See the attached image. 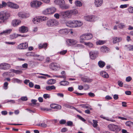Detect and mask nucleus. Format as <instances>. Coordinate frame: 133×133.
<instances>
[{"label":"nucleus","instance_id":"5701e85b","mask_svg":"<svg viewBox=\"0 0 133 133\" xmlns=\"http://www.w3.org/2000/svg\"><path fill=\"white\" fill-rule=\"evenodd\" d=\"M47 45L48 44L46 43L43 44L40 43L38 45V48L40 49L42 48H45L47 47Z\"/></svg>","mask_w":133,"mask_h":133},{"label":"nucleus","instance_id":"393cba45","mask_svg":"<svg viewBox=\"0 0 133 133\" xmlns=\"http://www.w3.org/2000/svg\"><path fill=\"white\" fill-rule=\"evenodd\" d=\"M61 8L63 9H68L70 8V6L68 4H66L65 2V3L63 4Z\"/></svg>","mask_w":133,"mask_h":133},{"label":"nucleus","instance_id":"0e129e2a","mask_svg":"<svg viewBox=\"0 0 133 133\" xmlns=\"http://www.w3.org/2000/svg\"><path fill=\"white\" fill-rule=\"evenodd\" d=\"M118 84L119 86L120 87H122L123 85V83L122 81H118Z\"/></svg>","mask_w":133,"mask_h":133},{"label":"nucleus","instance_id":"8fccbe9b","mask_svg":"<svg viewBox=\"0 0 133 133\" xmlns=\"http://www.w3.org/2000/svg\"><path fill=\"white\" fill-rule=\"evenodd\" d=\"M77 116L78 117V118L79 119H80L81 120H82L84 122L86 121L85 120L84 118H83L82 117H81L80 116L78 115H77Z\"/></svg>","mask_w":133,"mask_h":133},{"label":"nucleus","instance_id":"0eeeda50","mask_svg":"<svg viewBox=\"0 0 133 133\" xmlns=\"http://www.w3.org/2000/svg\"><path fill=\"white\" fill-rule=\"evenodd\" d=\"M42 4V3L39 1H34L30 3V5L32 8H37L39 7Z\"/></svg>","mask_w":133,"mask_h":133},{"label":"nucleus","instance_id":"a211bd4d","mask_svg":"<svg viewBox=\"0 0 133 133\" xmlns=\"http://www.w3.org/2000/svg\"><path fill=\"white\" fill-rule=\"evenodd\" d=\"M21 23V21L20 20L15 19L12 21V24L13 26H15L18 25Z\"/></svg>","mask_w":133,"mask_h":133},{"label":"nucleus","instance_id":"423d86ee","mask_svg":"<svg viewBox=\"0 0 133 133\" xmlns=\"http://www.w3.org/2000/svg\"><path fill=\"white\" fill-rule=\"evenodd\" d=\"M50 68L53 70H57L60 68V65L56 63H51L49 66Z\"/></svg>","mask_w":133,"mask_h":133},{"label":"nucleus","instance_id":"473e14b6","mask_svg":"<svg viewBox=\"0 0 133 133\" xmlns=\"http://www.w3.org/2000/svg\"><path fill=\"white\" fill-rule=\"evenodd\" d=\"M55 88L56 87L54 85L46 86V90H54Z\"/></svg>","mask_w":133,"mask_h":133},{"label":"nucleus","instance_id":"9b49d317","mask_svg":"<svg viewBox=\"0 0 133 133\" xmlns=\"http://www.w3.org/2000/svg\"><path fill=\"white\" fill-rule=\"evenodd\" d=\"M85 20L90 22H93L95 20V16L93 15H89L85 16L84 17Z\"/></svg>","mask_w":133,"mask_h":133},{"label":"nucleus","instance_id":"58836bf2","mask_svg":"<svg viewBox=\"0 0 133 133\" xmlns=\"http://www.w3.org/2000/svg\"><path fill=\"white\" fill-rule=\"evenodd\" d=\"M18 36H20L21 35H18L15 34H14L10 35V37L12 39H13L17 37Z\"/></svg>","mask_w":133,"mask_h":133},{"label":"nucleus","instance_id":"e433bc0d","mask_svg":"<svg viewBox=\"0 0 133 133\" xmlns=\"http://www.w3.org/2000/svg\"><path fill=\"white\" fill-rule=\"evenodd\" d=\"M69 83V82L65 81H62L60 82V84L63 85H68Z\"/></svg>","mask_w":133,"mask_h":133},{"label":"nucleus","instance_id":"39448f33","mask_svg":"<svg viewBox=\"0 0 133 133\" xmlns=\"http://www.w3.org/2000/svg\"><path fill=\"white\" fill-rule=\"evenodd\" d=\"M61 16L64 18L67 17L69 18L71 16L70 10H68L65 11H62L61 12Z\"/></svg>","mask_w":133,"mask_h":133},{"label":"nucleus","instance_id":"9d476101","mask_svg":"<svg viewBox=\"0 0 133 133\" xmlns=\"http://www.w3.org/2000/svg\"><path fill=\"white\" fill-rule=\"evenodd\" d=\"M89 54L91 58L92 59H95L97 56L98 54L97 52L94 51L90 52Z\"/></svg>","mask_w":133,"mask_h":133},{"label":"nucleus","instance_id":"680f3d73","mask_svg":"<svg viewBox=\"0 0 133 133\" xmlns=\"http://www.w3.org/2000/svg\"><path fill=\"white\" fill-rule=\"evenodd\" d=\"M117 37H115L113 38V43H116L118 42L117 41Z\"/></svg>","mask_w":133,"mask_h":133},{"label":"nucleus","instance_id":"774afa93","mask_svg":"<svg viewBox=\"0 0 133 133\" xmlns=\"http://www.w3.org/2000/svg\"><path fill=\"white\" fill-rule=\"evenodd\" d=\"M66 50H64L60 52L59 53L61 55H64L66 54Z\"/></svg>","mask_w":133,"mask_h":133},{"label":"nucleus","instance_id":"f257e3e1","mask_svg":"<svg viewBox=\"0 0 133 133\" xmlns=\"http://www.w3.org/2000/svg\"><path fill=\"white\" fill-rule=\"evenodd\" d=\"M10 16L9 14L6 11H2L0 12V19L4 22L8 19Z\"/></svg>","mask_w":133,"mask_h":133},{"label":"nucleus","instance_id":"f8f14e48","mask_svg":"<svg viewBox=\"0 0 133 133\" xmlns=\"http://www.w3.org/2000/svg\"><path fill=\"white\" fill-rule=\"evenodd\" d=\"M76 20L73 21H69L67 22L66 24V25L70 27H76Z\"/></svg>","mask_w":133,"mask_h":133},{"label":"nucleus","instance_id":"c756f323","mask_svg":"<svg viewBox=\"0 0 133 133\" xmlns=\"http://www.w3.org/2000/svg\"><path fill=\"white\" fill-rule=\"evenodd\" d=\"M35 57H36V59L40 61H42L44 59V58L43 56L37 55V54L36 56H35Z\"/></svg>","mask_w":133,"mask_h":133},{"label":"nucleus","instance_id":"a19ab883","mask_svg":"<svg viewBox=\"0 0 133 133\" xmlns=\"http://www.w3.org/2000/svg\"><path fill=\"white\" fill-rule=\"evenodd\" d=\"M75 4L76 5L78 6H81L82 4L81 2L78 1H76L75 2Z\"/></svg>","mask_w":133,"mask_h":133},{"label":"nucleus","instance_id":"ea45409f","mask_svg":"<svg viewBox=\"0 0 133 133\" xmlns=\"http://www.w3.org/2000/svg\"><path fill=\"white\" fill-rule=\"evenodd\" d=\"M70 12L71 15H75L78 13V11L76 10H70Z\"/></svg>","mask_w":133,"mask_h":133},{"label":"nucleus","instance_id":"603ef678","mask_svg":"<svg viewBox=\"0 0 133 133\" xmlns=\"http://www.w3.org/2000/svg\"><path fill=\"white\" fill-rule=\"evenodd\" d=\"M132 122L130 121L127 122L125 123V124L127 126L129 127L132 124Z\"/></svg>","mask_w":133,"mask_h":133},{"label":"nucleus","instance_id":"cd10ccee","mask_svg":"<svg viewBox=\"0 0 133 133\" xmlns=\"http://www.w3.org/2000/svg\"><path fill=\"white\" fill-rule=\"evenodd\" d=\"M76 27L81 26L83 24L82 22L80 21L76 20Z\"/></svg>","mask_w":133,"mask_h":133},{"label":"nucleus","instance_id":"a878e982","mask_svg":"<svg viewBox=\"0 0 133 133\" xmlns=\"http://www.w3.org/2000/svg\"><path fill=\"white\" fill-rule=\"evenodd\" d=\"M86 40H88L92 38L93 36L92 34L90 33H88L85 34Z\"/></svg>","mask_w":133,"mask_h":133},{"label":"nucleus","instance_id":"49530a36","mask_svg":"<svg viewBox=\"0 0 133 133\" xmlns=\"http://www.w3.org/2000/svg\"><path fill=\"white\" fill-rule=\"evenodd\" d=\"M127 10L130 13H133V7L131 6H130L129 8Z\"/></svg>","mask_w":133,"mask_h":133},{"label":"nucleus","instance_id":"c03bdc74","mask_svg":"<svg viewBox=\"0 0 133 133\" xmlns=\"http://www.w3.org/2000/svg\"><path fill=\"white\" fill-rule=\"evenodd\" d=\"M39 126L45 128L47 127V124L45 123H41L37 125Z\"/></svg>","mask_w":133,"mask_h":133},{"label":"nucleus","instance_id":"3c124183","mask_svg":"<svg viewBox=\"0 0 133 133\" xmlns=\"http://www.w3.org/2000/svg\"><path fill=\"white\" fill-rule=\"evenodd\" d=\"M67 125L68 126H72L73 125V123L71 121H68L66 123Z\"/></svg>","mask_w":133,"mask_h":133},{"label":"nucleus","instance_id":"e2e57ef3","mask_svg":"<svg viewBox=\"0 0 133 133\" xmlns=\"http://www.w3.org/2000/svg\"><path fill=\"white\" fill-rule=\"evenodd\" d=\"M132 79L131 78L130 76H129L126 78V81L127 82H130Z\"/></svg>","mask_w":133,"mask_h":133},{"label":"nucleus","instance_id":"de8ad7c7","mask_svg":"<svg viewBox=\"0 0 133 133\" xmlns=\"http://www.w3.org/2000/svg\"><path fill=\"white\" fill-rule=\"evenodd\" d=\"M128 46V49H129V51H133V45L129 44Z\"/></svg>","mask_w":133,"mask_h":133},{"label":"nucleus","instance_id":"f704fd0d","mask_svg":"<svg viewBox=\"0 0 133 133\" xmlns=\"http://www.w3.org/2000/svg\"><path fill=\"white\" fill-rule=\"evenodd\" d=\"M11 72L15 73L17 74H19L22 73V72L21 70H15L14 69L11 70Z\"/></svg>","mask_w":133,"mask_h":133},{"label":"nucleus","instance_id":"37998d69","mask_svg":"<svg viewBox=\"0 0 133 133\" xmlns=\"http://www.w3.org/2000/svg\"><path fill=\"white\" fill-rule=\"evenodd\" d=\"M105 41L99 40L97 41L96 42V43L97 45H101L105 43Z\"/></svg>","mask_w":133,"mask_h":133},{"label":"nucleus","instance_id":"bf43d9fd","mask_svg":"<svg viewBox=\"0 0 133 133\" xmlns=\"http://www.w3.org/2000/svg\"><path fill=\"white\" fill-rule=\"evenodd\" d=\"M128 6V5L126 4L121 5L120 6V8H126Z\"/></svg>","mask_w":133,"mask_h":133},{"label":"nucleus","instance_id":"bb28decb","mask_svg":"<svg viewBox=\"0 0 133 133\" xmlns=\"http://www.w3.org/2000/svg\"><path fill=\"white\" fill-rule=\"evenodd\" d=\"M98 64L100 68H102L105 66V63L104 62L102 61H100L98 62Z\"/></svg>","mask_w":133,"mask_h":133},{"label":"nucleus","instance_id":"2eb2a0df","mask_svg":"<svg viewBox=\"0 0 133 133\" xmlns=\"http://www.w3.org/2000/svg\"><path fill=\"white\" fill-rule=\"evenodd\" d=\"M7 5L9 7L12 8L17 9L19 8V6L18 5L12 3H8L7 4Z\"/></svg>","mask_w":133,"mask_h":133},{"label":"nucleus","instance_id":"09e8293b","mask_svg":"<svg viewBox=\"0 0 133 133\" xmlns=\"http://www.w3.org/2000/svg\"><path fill=\"white\" fill-rule=\"evenodd\" d=\"M40 19L41 20V22L43 21H44L47 20L48 19L47 17L45 16L41 17Z\"/></svg>","mask_w":133,"mask_h":133},{"label":"nucleus","instance_id":"7ed1b4c3","mask_svg":"<svg viewBox=\"0 0 133 133\" xmlns=\"http://www.w3.org/2000/svg\"><path fill=\"white\" fill-rule=\"evenodd\" d=\"M56 9L54 7L47 8L43 11V13L46 15L52 14L56 11Z\"/></svg>","mask_w":133,"mask_h":133},{"label":"nucleus","instance_id":"2f4dec72","mask_svg":"<svg viewBox=\"0 0 133 133\" xmlns=\"http://www.w3.org/2000/svg\"><path fill=\"white\" fill-rule=\"evenodd\" d=\"M26 55L27 56L35 57V56H36V54H35V53L31 52H28L26 53Z\"/></svg>","mask_w":133,"mask_h":133},{"label":"nucleus","instance_id":"dca6fc26","mask_svg":"<svg viewBox=\"0 0 133 133\" xmlns=\"http://www.w3.org/2000/svg\"><path fill=\"white\" fill-rule=\"evenodd\" d=\"M54 2L55 4L59 5L60 8L63 4L65 3V1L64 0H56Z\"/></svg>","mask_w":133,"mask_h":133},{"label":"nucleus","instance_id":"aec40b11","mask_svg":"<svg viewBox=\"0 0 133 133\" xmlns=\"http://www.w3.org/2000/svg\"><path fill=\"white\" fill-rule=\"evenodd\" d=\"M80 43H84V41L86 40V35L84 34L81 36L80 37Z\"/></svg>","mask_w":133,"mask_h":133},{"label":"nucleus","instance_id":"c9c22d12","mask_svg":"<svg viewBox=\"0 0 133 133\" xmlns=\"http://www.w3.org/2000/svg\"><path fill=\"white\" fill-rule=\"evenodd\" d=\"M56 82V80L53 79H50L47 82L48 84H54Z\"/></svg>","mask_w":133,"mask_h":133},{"label":"nucleus","instance_id":"052dcab7","mask_svg":"<svg viewBox=\"0 0 133 133\" xmlns=\"http://www.w3.org/2000/svg\"><path fill=\"white\" fill-rule=\"evenodd\" d=\"M66 122L65 120L64 119H62L59 121V123L61 124H64Z\"/></svg>","mask_w":133,"mask_h":133},{"label":"nucleus","instance_id":"1a4fd4ad","mask_svg":"<svg viewBox=\"0 0 133 133\" xmlns=\"http://www.w3.org/2000/svg\"><path fill=\"white\" fill-rule=\"evenodd\" d=\"M11 67L10 65L6 63H3L0 64V69L3 70L9 69Z\"/></svg>","mask_w":133,"mask_h":133},{"label":"nucleus","instance_id":"7c9ffc66","mask_svg":"<svg viewBox=\"0 0 133 133\" xmlns=\"http://www.w3.org/2000/svg\"><path fill=\"white\" fill-rule=\"evenodd\" d=\"M12 80L13 82L14 83L17 82L18 83H21L22 81L21 80L16 78H13Z\"/></svg>","mask_w":133,"mask_h":133},{"label":"nucleus","instance_id":"c85d7f7f","mask_svg":"<svg viewBox=\"0 0 133 133\" xmlns=\"http://www.w3.org/2000/svg\"><path fill=\"white\" fill-rule=\"evenodd\" d=\"M108 48L105 46H103L100 48L101 51L103 52H106L108 50Z\"/></svg>","mask_w":133,"mask_h":133},{"label":"nucleus","instance_id":"412c9836","mask_svg":"<svg viewBox=\"0 0 133 133\" xmlns=\"http://www.w3.org/2000/svg\"><path fill=\"white\" fill-rule=\"evenodd\" d=\"M81 80L84 82L89 83L92 81V79L85 77H81Z\"/></svg>","mask_w":133,"mask_h":133},{"label":"nucleus","instance_id":"5fc2aeb1","mask_svg":"<svg viewBox=\"0 0 133 133\" xmlns=\"http://www.w3.org/2000/svg\"><path fill=\"white\" fill-rule=\"evenodd\" d=\"M8 83L7 82H6L4 83V88L5 89H7L8 88L7 86H8Z\"/></svg>","mask_w":133,"mask_h":133},{"label":"nucleus","instance_id":"338daca9","mask_svg":"<svg viewBox=\"0 0 133 133\" xmlns=\"http://www.w3.org/2000/svg\"><path fill=\"white\" fill-rule=\"evenodd\" d=\"M54 16L57 19H59V15L58 13L55 14L54 15Z\"/></svg>","mask_w":133,"mask_h":133},{"label":"nucleus","instance_id":"6e6d98bb","mask_svg":"<svg viewBox=\"0 0 133 133\" xmlns=\"http://www.w3.org/2000/svg\"><path fill=\"white\" fill-rule=\"evenodd\" d=\"M43 97L44 98L46 99L47 98H50V96L49 94H44L43 95Z\"/></svg>","mask_w":133,"mask_h":133},{"label":"nucleus","instance_id":"b1692460","mask_svg":"<svg viewBox=\"0 0 133 133\" xmlns=\"http://www.w3.org/2000/svg\"><path fill=\"white\" fill-rule=\"evenodd\" d=\"M100 74L102 77L104 78H107L109 77L108 75L106 72L104 71L101 72L100 73Z\"/></svg>","mask_w":133,"mask_h":133},{"label":"nucleus","instance_id":"a18cd8bd","mask_svg":"<svg viewBox=\"0 0 133 133\" xmlns=\"http://www.w3.org/2000/svg\"><path fill=\"white\" fill-rule=\"evenodd\" d=\"M93 126L94 128H96L97 127L98 125V121L96 120H93Z\"/></svg>","mask_w":133,"mask_h":133},{"label":"nucleus","instance_id":"f03ea898","mask_svg":"<svg viewBox=\"0 0 133 133\" xmlns=\"http://www.w3.org/2000/svg\"><path fill=\"white\" fill-rule=\"evenodd\" d=\"M58 21L54 19H50L48 20L46 23V25L48 27H52L58 25Z\"/></svg>","mask_w":133,"mask_h":133},{"label":"nucleus","instance_id":"864d4df0","mask_svg":"<svg viewBox=\"0 0 133 133\" xmlns=\"http://www.w3.org/2000/svg\"><path fill=\"white\" fill-rule=\"evenodd\" d=\"M21 99L22 101H25L27 100L28 98L26 96H24L21 97Z\"/></svg>","mask_w":133,"mask_h":133},{"label":"nucleus","instance_id":"4c0bfd02","mask_svg":"<svg viewBox=\"0 0 133 133\" xmlns=\"http://www.w3.org/2000/svg\"><path fill=\"white\" fill-rule=\"evenodd\" d=\"M118 28L120 29H122L125 27V25L123 23H120L118 25Z\"/></svg>","mask_w":133,"mask_h":133},{"label":"nucleus","instance_id":"79ce46f5","mask_svg":"<svg viewBox=\"0 0 133 133\" xmlns=\"http://www.w3.org/2000/svg\"><path fill=\"white\" fill-rule=\"evenodd\" d=\"M84 44L87 46H88L90 48H91L93 47V44L90 42H84Z\"/></svg>","mask_w":133,"mask_h":133},{"label":"nucleus","instance_id":"4468645a","mask_svg":"<svg viewBox=\"0 0 133 133\" xmlns=\"http://www.w3.org/2000/svg\"><path fill=\"white\" fill-rule=\"evenodd\" d=\"M103 2V0H95L94 4L96 7H98L101 6Z\"/></svg>","mask_w":133,"mask_h":133},{"label":"nucleus","instance_id":"69168bd1","mask_svg":"<svg viewBox=\"0 0 133 133\" xmlns=\"http://www.w3.org/2000/svg\"><path fill=\"white\" fill-rule=\"evenodd\" d=\"M68 130V129L66 128H63L61 130L62 132H65L67 131Z\"/></svg>","mask_w":133,"mask_h":133},{"label":"nucleus","instance_id":"ddd939ff","mask_svg":"<svg viewBox=\"0 0 133 133\" xmlns=\"http://www.w3.org/2000/svg\"><path fill=\"white\" fill-rule=\"evenodd\" d=\"M28 46V43H27L25 42L20 44L18 45L17 48L20 49H24L27 48Z\"/></svg>","mask_w":133,"mask_h":133},{"label":"nucleus","instance_id":"6ab92c4d","mask_svg":"<svg viewBox=\"0 0 133 133\" xmlns=\"http://www.w3.org/2000/svg\"><path fill=\"white\" fill-rule=\"evenodd\" d=\"M18 16L22 18H26L28 17L29 15L28 14H24L22 12H19L18 14Z\"/></svg>","mask_w":133,"mask_h":133},{"label":"nucleus","instance_id":"4be33fe9","mask_svg":"<svg viewBox=\"0 0 133 133\" xmlns=\"http://www.w3.org/2000/svg\"><path fill=\"white\" fill-rule=\"evenodd\" d=\"M32 21L34 22V23L37 24L41 22V20L40 19V18H38L36 17L33 19Z\"/></svg>","mask_w":133,"mask_h":133},{"label":"nucleus","instance_id":"13d9d810","mask_svg":"<svg viewBox=\"0 0 133 133\" xmlns=\"http://www.w3.org/2000/svg\"><path fill=\"white\" fill-rule=\"evenodd\" d=\"M61 105H55V109H60L61 108Z\"/></svg>","mask_w":133,"mask_h":133},{"label":"nucleus","instance_id":"20e7f679","mask_svg":"<svg viewBox=\"0 0 133 133\" xmlns=\"http://www.w3.org/2000/svg\"><path fill=\"white\" fill-rule=\"evenodd\" d=\"M108 127L110 130L117 132L119 131L121 129L120 126L113 124H109Z\"/></svg>","mask_w":133,"mask_h":133},{"label":"nucleus","instance_id":"f3484780","mask_svg":"<svg viewBox=\"0 0 133 133\" xmlns=\"http://www.w3.org/2000/svg\"><path fill=\"white\" fill-rule=\"evenodd\" d=\"M28 31V28L27 27L24 26H22L19 28V31L22 33L26 32Z\"/></svg>","mask_w":133,"mask_h":133},{"label":"nucleus","instance_id":"6e6552de","mask_svg":"<svg viewBox=\"0 0 133 133\" xmlns=\"http://www.w3.org/2000/svg\"><path fill=\"white\" fill-rule=\"evenodd\" d=\"M67 45L69 46L74 45L78 43V41L73 39H68L66 41Z\"/></svg>","mask_w":133,"mask_h":133},{"label":"nucleus","instance_id":"4d7b16f0","mask_svg":"<svg viewBox=\"0 0 133 133\" xmlns=\"http://www.w3.org/2000/svg\"><path fill=\"white\" fill-rule=\"evenodd\" d=\"M63 31L64 32V34L67 33L69 32L68 30L67 29H61V30L60 31Z\"/></svg>","mask_w":133,"mask_h":133},{"label":"nucleus","instance_id":"72a5a7b5","mask_svg":"<svg viewBox=\"0 0 133 133\" xmlns=\"http://www.w3.org/2000/svg\"><path fill=\"white\" fill-rule=\"evenodd\" d=\"M12 30L11 29L6 30L2 32L0 34V35L2 34H10L12 31Z\"/></svg>","mask_w":133,"mask_h":133}]
</instances>
